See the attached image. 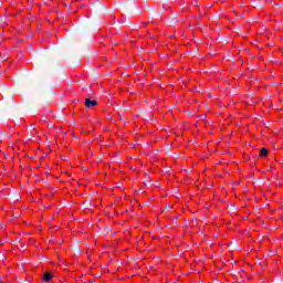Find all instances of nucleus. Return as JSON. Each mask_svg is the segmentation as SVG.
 I'll use <instances>...</instances> for the list:
<instances>
[{"label":"nucleus","instance_id":"obj_2","mask_svg":"<svg viewBox=\"0 0 283 283\" xmlns=\"http://www.w3.org/2000/svg\"><path fill=\"white\" fill-rule=\"evenodd\" d=\"M260 156L261 158H266V156H269V150H266V148H262L260 150Z\"/></svg>","mask_w":283,"mask_h":283},{"label":"nucleus","instance_id":"obj_1","mask_svg":"<svg viewBox=\"0 0 283 283\" xmlns=\"http://www.w3.org/2000/svg\"><path fill=\"white\" fill-rule=\"evenodd\" d=\"M84 103H85V107H87L88 109L92 107H96V105H98V102H96V99H91V98H86Z\"/></svg>","mask_w":283,"mask_h":283},{"label":"nucleus","instance_id":"obj_3","mask_svg":"<svg viewBox=\"0 0 283 283\" xmlns=\"http://www.w3.org/2000/svg\"><path fill=\"white\" fill-rule=\"evenodd\" d=\"M43 281H44V282H51V281H52V274H50V273H44V274H43Z\"/></svg>","mask_w":283,"mask_h":283}]
</instances>
